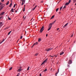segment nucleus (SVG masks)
<instances>
[{
	"instance_id": "nucleus-26",
	"label": "nucleus",
	"mask_w": 76,
	"mask_h": 76,
	"mask_svg": "<svg viewBox=\"0 0 76 76\" xmlns=\"http://www.w3.org/2000/svg\"><path fill=\"white\" fill-rule=\"evenodd\" d=\"M73 3H75L76 2V0H73Z\"/></svg>"
},
{
	"instance_id": "nucleus-10",
	"label": "nucleus",
	"mask_w": 76,
	"mask_h": 76,
	"mask_svg": "<svg viewBox=\"0 0 76 76\" xmlns=\"http://www.w3.org/2000/svg\"><path fill=\"white\" fill-rule=\"evenodd\" d=\"M68 4H69V3H68V2H66L64 4V6H67V5H68Z\"/></svg>"
},
{
	"instance_id": "nucleus-11",
	"label": "nucleus",
	"mask_w": 76,
	"mask_h": 76,
	"mask_svg": "<svg viewBox=\"0 0 76 76\" xmlns=\"http://www.w3.org/2000/svg\"><path fill=\"white\" fill-rule=\"evenodd\" d=\"M4 14V12H2L1 14V16H3Z\"/></svg>"
},
{
	"instance_id": "nucleus-53",
	"label": "nucleus",
	"mask_w": 76,
	"mask_h": 76,
	"mask_svg": "<svg viewBox=\"0 0 76 76\" xmlns=\"http://www.w3.org/2000/svg\"><path fill=\"white\" fill-rule=\"evenodd\" d=\"M59 72V69H58V72Z\"/></svg>"
},
{
	"instance_id": "nucleus-7",
	"label": "nucleus",
	"mask_w": 76,
	"mask_h": 76,
	"mask_svg": "<svg viewBox=\"0 0 76 76\" xmlns=\"http://www.w3.org/2000/svg\"><path fill=\"white\" fill-rule=\"evenodd\" d=\"M48 27L50 28H51L52 27V25H51V24L50 23L49 24Z\"/></svg>"
},
{
	"instance_id": "nucleus-2",
	"label": "nucleus",
	"mask_w": 76,
	"mask_h": 76,
	"mask_svg": "<svg viewBox=\"0 0 76 76\" xmlns=\"http://www.w3.org/2000/svg\"><path fill=\"white\" fill-rule=\"evenodd\" d=\"M47 60H48V59L46 58L45 61H43V62L42 63L41 65H42V64H44L45 63H46L47 61Z\"/></svg>"
},
{
	"instance_id": "nucleus-43",
	"label": "nucleus",
	"mask_w": 76,
	"mask_h": 76,
	"mask_svg": "<svg viewBox=\"0 0 76 76\" xmlns=\"http://www.w3.org/2000/svg\"><path fill=\"white\" fill-rule=\"evenodd\" d=\"M39 75H39V76H41V74L40 73V74H39Z\"/></svg>"
},
{
	"instance_id": "nucleus-45",
	"label": "nucleus",
	"mask_w": 76,
	"mask_h": 76,
	"mask_svg": "<svg viewBox=\"0 0 76 76\" xmlns=\"http://www.w3.org/2000/svg\"><path fill=\"white\" fill-rule=\"evenodd\" d=\"M58 29H59V28H58L57 29V30H58Z\"/></svg>"
},
{
	"instance_id": "nucleus-16",
	"label": "nucleus",
	"mask_w": 76,
	"mask_h": 76,
	"mask_svg": "<svg viewBox=\"0 0 76 76\" xmlns=\"http://www.w3.org/2000/svg\"><path fill=\"white\" fill-rule=\"evenodd\" d=\"M37 6H36L33 9V10H35V8H36V7H37Z\"/></svg>"
},
{
	"instance_id": "nucleus-9",
	"label": "nucleus",
	"mask_w": 76,
	"mask_h": 76,
	"mask_svg": "<svg viewBox=\"0 0 76 76\" xmlns=\"http://www.w3.org/2000/svg\"><path fill=\"white\" fill-rule=\"evenodd\" d=\"M3 23H2V22H0V26H3Z\"/></svg>"
},
{
	"instance_id": "nucleus-62",
	"label": "nucleus",
	"mask_w": 76,
	"mask_h": 76,
	"mask_svg": "<svg viewBox=\"0 0 76 76\" xmlns=\"http://www.w3.org/2000/svg\"><path fill=\"white\" fill-rule=\"evenodd\" d=\"M21 1H22V0H21Z\"/></svg>"
},
{
	"instance_id": "nucleus-37",
	"label": "nucleus",
	"mask_w": 76,
	"mask_h": 76,
	"mask_svg": "<svg viewBox=\"0 0 76 76\" xmlns=\"http://www.w3.org/2000/svg\"><path fill=\"white\" fill-rule=\"evenodd\" d=\"M66 6H64L63 7V9H65V8H66Z\"/></svg>"
},
{
	"instance_id": "nucleus-25",
	"label": "nucleus",
	"mask_w": 76,
	"mask_h": 76,
	"mask_svg": "<svg viewBox=\"0 0 76 76\" xmlns=\"http://www.w3.org/2000/svg\"><path fill=\"white\" fill-rule=\"evenodd\" d=\"M47 69H46L45 70H44L43 72H47Z\"/></svg>"
},
{
	"instance_id": "nucleus-3",
	"label": "nucleus",
	"mask_w": 76,
	"mask_h": 76,
	"mask_svg": "<svg viewBox=\"0 0 76 76\" xmlns=\"http://www.w3.org/2000/svg\"><path fill=\"white\" fill-rule=\"evenodd\" d=\"M25 1L24 0H22V3L21 5L22 6H23V5L24 4H25Z\"/></svg>"
},
{
	"instance_id": "nucleus-61",
	"label": "nucleus",
	"mask_w": 76,
	"mask_h": 76,
	"mask_svg": "<svg viewBox=\"0 0 76 76\" xmlns=\"http://www.w3.org/2000/svg\"><path fill=\"white\" fill-rule=\"evenodd\" d=\"M23 18H24V17H23Z\"/></svg>"
},
{
	"instance_id": "nucleus-31",
	"label": "nucleus",
	"mask_w": 76,
	"mask_h": 76,
	"mask_svg": "<svg viewBox=\"0 0 76 76\" xmlns=\"http://www.w3.org/2000/svg\"><path fill=\"white\" fill-rule=\"evenodd\" d=\"M12 69V67H11L9 69L10 70H11Z\"/></svg>"
},
{
	"instance_id": "nucleus-60",
	"label": "nucleus",
	"mask_w": 76,
	"mask_h": 76,
	"mask_svg": "<svg viewBox=\"0 0 76 76\" xmlns=\"http://www.w3.org/2000/svg\"><path fill=\"white\" fill-rule=\"evenodd\" d=\"M56 76H57V75H56Z\"/></svg>"
},
{
	"instance_id": "nucleus-28",
	"label": "nucleus",
	"mask_w": 76,
	"mask_h": 76,
	"mask_svg": "<svg viewBox=\"0 0 76 76\" xmlns=\"http://www.w3.org/2000/svg\"><path fill=\"white\" fill-rule=\"evenodd\" d=\"M63 8V7H60V9L61 10V9H62Z\"/></svg>"
},
{
	"instance_id": "nucleus-57",
	"label": "nucleus",
	"mask_w": 76,
	"mask_h": 76,
	"mask_svg": "<svg viewBox=\"0 0 76 76\" xmlns=\"http://www.w3.org/2000/svg\"><path fill=\"white\" fill-rule=\"evenodd\" d=\"M51 70H52V68H51Z\"/></svg>"
},
{
	"instance_id": "nucleus-59",
	"label": "nucleus",
	"mask_w": 76,
	"mask_h": 76,
	"mask_svg": "<svg viewBox=\"0 0 76 76\" xmlns=\"http://www.w3.org/2000/svg\"><path fill=\"white\" fill-rule=\"evenodd\" d=\"M58 56V55H57V56Z\"/></svg>"
},
{
	"instance_id": "nucleus-35",
	"label": "nucleus",
	"mask_w": 76,
	"mask_h": 76,
	"mask_svg": "<svg viewBox=\"0 0 76 76\" xmlns=\"http://www.w3.org/2000/svg\"><path fill=\"white\" fill-rule=\"evenodd\" d=\"M16 7V4H15L14 6V7H13L14 8H15V7Z\"/></svg>"
},
{
	"instance_id": "nucleus-15",
	"label": "nucleus",
	"mask_w": 76,
	"mask_h": 76,
	"mask_svg": "<svg viewBox=\"0 0 76 76\" xmlns=\"http://www.w3.org/2000/svg\"><path fill=\"white\" fill-rule=\"evenodd\" d=\"M54 18V15L52 16L51 18V19H53V18Z\"/></svg>"
},
{
	"instance_id": "nucleus-47",
	"label": "nucleus",
	"mask_w": 76,
	"mask_h": 76,
	"mask_svg": "<svg viewBox=\"0 0 76 76\" xmlns=\"http://www.w3.org/2000/svg\"><path fill=\"white\" fill-rule=\"evenodd\" d=\"M1 3L0 2V5H1Z\"/></svg>"
},
{
	"instance_id": "nucleus-8",
	"label": "nucleus",
	"mask_w": 76,
	"mask_h": 76,
	"mask_svg": "<svg viewBox=\"0 0 76 76\" xmlns=\"http://www.w3.org/2000/svg\"><path fill=\"white\" fill-rule=\"evenodd\" d=\"M72 62L71 60H69V62H68V64H72Z\"/></svg>"
},
{
	"instance_id": "nucleus-54",
	"label": "nucleus",
	"mask_w": 76,
	"mask_h": 76,
	"mask_svg": "<svg viewBox=\"0 0 76 76\" xmlns=\"http://www.w3.org/2000/svg\"><path fill=\"white\" fill-rule=\"evenodd\" d=\"M69 65H68L67 66H68V67H69Z\"/></svg>"
},
{
	"instance_id": "nucleus-32",
	"label": "nucleus",
	"mask_w": 76,
	"mask_h": 76,
	"mask_svg": "<svg viewBox=\"0 0 76 76\" xmlns=\"http://www.w3.org/2000/svg\"><path fill=\"white\" fill-rule=\"evenodd\" d=\"M58 9H59L58 8L57 9H56V12H57V11H58Z\"/></svg>"
},
{
	"instance_id": "nucleus-5",
	"label": "nucleus",
	"mask_w": 76,
	"mask_h": 76,
	"mask_svg": "<svg viewBox=\"0 0 76 76\" xmlns=\"http://www.w3.org/2000/svg\"><path fill=\"white\" fill-rule=\"evenodd\" d=\"M22 70H23V69L20 68L18 69L17 70V71L19 72H21V71H22Z\"/></svg>"
},
{
	"instance_id": "nucleus-49",
	"label": "nucleus",
	"mask_w": 76,
	"mask_h": 76,
	"mask_svg": "<svg viewBox=\"0 0 76 76\" xmlns=\"http://www.w3.org/2000/svg\"><path fill=\"white\" fill-rule=\"evenodd\" d=\"M56 21V20H55L53 22H54V23H55Z\"/></svg>"
},
{
	"instance_id": "nucleus-6",
	"label": "nucleus",
	"mask_w": 76,
	"mask_h": 76,
	"mask_svg": "<svg viewBox=\"0 0 76 76\" xmlns=\"http://www.w3.org/2000/svg\"><path fill=\"white\" fill-rule=\"evenodd\" d=\"M68 24H69V23H67L65 25H64L63 26V28H65V27H66V26H67V25H68Z\"/></svg>"
},
{
	"instance_id": "nucleus-27",
	"label": "nucleus",
	"mask_w": 76,
	"mask_h": 76,
	"mask_svg": "<svg viewBox=\"0 0 76 76\" xmlns=\"http://www.w3.org/2000/svg\"><path fill=\"white\" fill-rule=\"evenodd\" d=\"M73 33L72 34L71 36L70 37H73Z\"/></svg>"
},
{
	"instance_id": "nucleus-21",
	"label": "nucleus",
	"mask_w": 76,
	"mask_h": 76,
	"mask_svg": "<svg viewBox=\"0 0 76 76\" xmlns=\"http://www.w3.org/2000/svg\"><path fill=\"white\" fill-rule=\"evenodd\" d=\"M4 39L0 43V44H1V43H2L3 42H4Z\"/></svg>"
},
{
	"instance_id": "nucleus-55",
	"label": "nucleus",
	"mask_w": 76,
	"mask_h": 76,
	"mask_svg": "<svg viewBox=\"0 0 76 76\" xmlns=\"http://www.w3.org/2000/svg\"><path fill=\"white\" fill-rule=\"evenodd\" d=\"M11 3H12V1H11Z\"/></svg>"
},
{
	"instance_id": "nucleus-34",
	"label": "nucleus",
	"mask_w": 76,
	"mask_h": 76,
	"mask_svg": "<svg viewBox=\"0 0 76 76\" xmlns=\"http://www.w3.org/2000/svg\"><path fill=\"white\" fill-rule=\"evenodd\" d=\"M38 53H36L35 54V56H38Z\"/></svg>"
},
{
	"instance_id": "nucleus-1",
	"label": "nucleus",
	"mask_w": 76,
	"mask_h": 76,
	"mask_svg": "<svg viewBox=\"0 0 76 76\" xmlns=\"http://www.w3.org/2000/svg\"><path fill=\"white\" fill-rule=\"evenodd\" d=\"M44 27L42 26V28H41V29H40V32H42V31H44Z\"/></svg>"
},
{
	"instance_id": "nucleus-52",
	"label": "nucleus",
	"mask_w": 76,
	"mask_h": 76,
	"mask_svg": "<svg viewBox=\"0 0 76 76\" xmlns=\"http://www.w3.org/2000/svg\"><path fill=\"white\" fill-rule=\"evenodd\" d=\"M0 19H1V17H0Z\"/></svg>"
},
{
	"instance_id": "nucleus-46",
	"label": "nucleus",
	"mask_w": 76,
	"mask_h": 76,
	"mask_svg": "<svg viewBox=\"0 0 76 76\" xmlns=\"http://www.w3.org/2000/svg\"><path fill=\"white\" fill-rule=\"evenodd\" d=\"M54 56H55L56 57H57V56H56V55H54Z\"/></svg>"
},
{
	"instance_id": "nucleus-23",
	"label": "nucleus",
	"mask_w": 76,
	"mask_h": 76,
	"mask_svg": "<svg viewBox=\"0 0 76 76\" xmlns=\"http://www.w3.org/2000/svg\"><path fill=\"white\" fill-rule=\"evenodd\" d=\"M49 28L48 29V31H50V29H51V28H50V27H49Z\"/></svg>"
},
{
	"instance_id": "nucleus-50",
	"label": "nucleus",
	"mask_w": 76,
	"mask_h": 76,
	"mask_svg": "<svg viewBox=\"0 0 76 76\" xmlns=\"http://www.w3.org/2000/svg\"><path fill=\"white\" fill-rule=\"evenodd\" d=\"M58 74V73H56V75H57Z\"/></svg>"
},
{
	"instance_id": "nucleus-58",
	"label": "nucleus",
	"mask_w": 76,
	"mask_h": 76,
	"mask_svg": "<svg viewBox=\"0 0 76 76\" xmlns=\"http://www.w3.org/2000/svg\"><path fill=\"white\" fill-rule=\"evenodd\" d=\"M25 5H24V7H25Z\"/></svg>"
},
{
	"instance_id": "nucleus-19",
	"label": "nucleus",
	"mask_w": 76,
	"mask_h": 76,
	"mask_svg": "<svg viewBox=\"0 0 76 76\" xmlns=\"http://www.w3.org/2000/svg\"><path fill=\"white\" fill-rule=\"evenodd\" d=\"M71 2V0H69V2H68L69 4H70V3Z\"/></svg>"
},
{
	"instance_id": "nucleus-14",
	"label": "nucleus",
	"mask_w": 76,
	"mask_h": 76,
	"mask_svg": "<svg viewBox=\"0 0 76 76\" xmlns=\"http://www.w3.org/2000/svg\"><path fill=\"white\" fill-rule=\"evenodd\" d=\"M61 53L60 54V55L61 56V55H63V54H64V52H61Z\"/></svg>"
},
{
	"instance_id": "nucleus-4",
	"label": "nucleus",
	"mask_w": 76,
	"mask_h": 76,
	"mask_svg": "<svg viewBox=\"0 0 76 76\" xmlns=\"http://www.w3.org/2000/svg\"><path fill=\"white\" fill-rule=\"evenodd\" d=\"M52 49L51 48H49V49H46L45 50V51H50V50H51Z\"/></svg>"
},
{
	"instance_id": "nucleus-36",
	"label": "nucleus",
	"mask_w": 76,
	"mask_h": 76,
	"mask_svg": "<svg viewBox=\"0 0 76 76\" xmlns=\"http://www.w3.org/2000/svg\"><path fill=\"white\" fill-rule=\"evenodd\" d=\"M8 18L9 20H11V18H10L9 17H8Z\"/></svg>"
},
{
	"instance_id": "nucleus-29",
	"label": "nucleus",
	"mask_w": 76,
	"mask_h": 76,
	"mask_svg": "<svg viewBox=\"0 0 76 76\" xmlns=\"http://www.w3.org/2000/svg\"><path fill=\"white\" fill-rule=\"evenodd\" d=\"M29 66H28V67L27 68V70H29Z\"/></svg>"
},
{
	"instance_id": "nucleus-24",
	"label": "nucleus",
	"mask_w": 76,
	"mask_h": 76,
	"mask_svg": "<svg viewBox=\"0 0 76 76\" xmlns=\"http://www.w3.org/2000/svg\"><path fill=\"white\" fill-rule=\"evenodd\" d=\"M34 45H37L38 44V42H36V43L34 44Z\"/></svg>"
},
{
	"instance_id": "nucleus-41",
	"label": "nucleus",
	"mask_w": 76,
	"mask_h": 76,
	"mask_svg": "<svg viewBox=\"0 0 76 76\" xmlns=\"http://www.w3.org/2000/svg\"><path fill=\"white\" fill-rule=\"evenodd\" d=\"M34 45H35V44H34L33 45V46H32V47H34Z\"/></svg>"
},
{
	"instance_id": "nucleus-12",
	"label": "nucleus",
	"mask_w": 76,
	"mask_h": 76,
	"mask_svg": "<svg viewBox=\"0 0 76 76\" xmlns=\"http://www.w3.org/2000/svg\"><path fill=\"white\" fill-rule=\"evenodd\" d=\"M3 7H2V6H1V8H0V11H1V10H2V9H3Z\"/></svg>"
},
{
	"instance_id": "nucleus-48",
	"label": "nucleus",
	"mask_w": 76,
	"mask_h": 76,
	"mask_svg": "<svg viewBox=\"0 0 76 76\" xmlns=\"http://www.w3.org/2000/svg\"><path fill=\"white\" fill-rule=\"evenodd\" d=\"M50 56V57H54V56Z\"/></svg>"
},
{
	"instance_id": "nucleus-18",
	"label": "nucleus",
	"mask_w": 76,
	"mask_h": 76,
	"mask_svg": "<svg viewBox=\"0 0 76 76\" xmlns=\"http://www.w3.org/2000/svg\"><path fill=\"white\" fill-rule=\"evenodd\" d=\"M9 3V1H8L7 3L6 4V5H8Z\"/></svg>"
},
{
	"instance_id": "nucleus-39",
	"label": "nucleus",
	"mask_w": 76,
	"mask_h": 76,
	"mask_svg": "<svg viewBox=\"0 0 76 76\" xmlns=\"http://www.w3.org/2000/svg\"><path fill=\"white\" fill-rule=\"evenodd\" d=\"M25 8H24L23 10V12H25Z\"/></svg>"
},
{
	"instance_id": "nucleus-20",
	"label": "nucleus",
	"mask_w": 76,
	"mask_h": 76,
	"mask_svg": "<svg viewBox=\"0 0 76 76\" xmlns=\"http://www.w3.org/2000/svg\"><path fill=\"white\" fill-rule=\"evenodd\" d=\"M41 41V39L39 38V40L38 41H39V42Z\"/></svg>"
},
{
	"instance_id": "nucleus-44",
	"label": "nucleus",
	"mask_w": 76,
	"mask_h": 76,
	"mask_svg": "<svg viewBox=\"0 0 76 76\" xmlns=\"http://www.w3.org/2000/svg\"><path fill=\"white\" fill-rule=\"evenodd\" d=\"M46 37H48V34H46Z\"/></svg>"
},
{
	"instance_id": "nucleus-13",
	"label": "nucleus",
	"mask_w": 76,
	"mask_h": 76,
	"mask_svg": "<svg viewBox=\"0 0 76 76\" xmlns=\"http://www.w3.org/2000/svg\"><path fill=\"white\" fill-rule=\"evenodd\" d=\"M11 12H14V11H13V9L12 8L11 11Z\"/></svg>"
},
{
	"instance_id": "nucleus-22",
	"label": "nucleus",
	"mask_w": 76,
	"mask_h": 76,
	"mask_svg": "<svg viewBox=\"0 0 76 76\" xmlns=\"http://www.w3.org/2000/svg\"><path fill=\"white\" fill-rule=\"evenodd\" d=\"M12 3H11L10 6H9V7H11V6H12Z\"/></svg>"
},
{
	"instance_id": "nucleus-40",
	"label": "nucleus",
	"mask_w": 76,
	"mask_h": 76,
	"mask_svg": "<svg viewBox=\"0 0 76 76\" xmlns=\"http://www.w3.org/2000/svg\"><path fill=\"white\" fill-rule=\"evenodd\" d=\"M22 36H21L20 37V39H22Z\"/></svg>"
},
{
	"instance_id": "nucleus-56",
	"label": "nucleus",
	"mask_w": 76,
	"mask_h": 76,
	"mask_svg": "<svg viewBox=\"0 0 76 76\" xmlns=\"http://www.w3.org/2000/svg\"><path fill=\"white\" fill-rule=\"evenodd\" d=\"M19 40H18V41H19Z\"/></svg>"
},
{
	"instance_id": "nucleus-42",
	"label": "nucleus",
	"mask_w": 76,
	"mask_h": 76,
	"mask_svg": "<svg viewBox=\"0 0 76 76\" xmlns=\"http://www.w3.org/2000/svg\"><path fill=\"white\" fill-rule=\"evenodd\" d=\"M43 1H41V3H43Z\"/></svg>"
},
{
	"instance_id": "nucleus-33",
	"label": "nucleus",
	"mask_w": 76,
	"mask_h": 76,
	"mask_svg": "<svg viewBox=\"0 0 76 76\" xmlns=\"http://www.w3.org/2000/svg\"><path fill=\"white\" fill-rule=\"evenodd\" d=\"M20 75V74L19 73H18L16 76H19Z\"/></svg>"
},
{
	"instance_id": "nucleus-38",
	"label": "nucleus",
	"mask_w": 76,
	"mask_h": 76,
	"mask_svg": "<svg viewBox=\"0 0 76 76\" xmlns=\"http://www.w3.org/2000/svg\"><path fill=\"white\" fill-rule=\"evenodd\" d=\"M4 1V0H1V1H2V2H3Z\"/></svg>"
},
{
	"instance_id": "nucleus-30",
	"label": "nucleus",
	"mask_w": 76,
	"mask_h": 76,
	"mask_svg": "<svg viewBox=\"0 0 76 76\" xmlns=\"http://www.w3.org/2000/svg\"><path fill=\"white\" fill-rule=\"evenodd\" d=\"M54 23V22H53L52 23H50V24H51V25H53Z\"/></svg>"
},
{
	"instance_id": "nucleus-51",
	"label": "nucleus",
	"mask_w": 76,
	"mask_h": 76,
	"mask_svg": "<svg viewBox=\"0 0 76 76\" xmlns=\"http://www.w3.org/2000/svg\"><path fill=\"white\" fill-rule=\"evenodd\" d=\"M59 14H61V12H59Z\"/></svg>"
},
{
	"instance_id": "nucleus-17",
	"label": "nucleus",
	"mask_w": 76,
	"mask_h": 76,
	"mask_svg": "<svg viewBox=\"0 0 76 76\" xmlns=\"http://www.w3.org/2000/svg\"><path fill=\"white\" fill-rule=\"evenodd\" d=\"M11 32H12V31H10V32H9L8 34V35H10V33H11Z\"/></svg>"
}]
</instances>
